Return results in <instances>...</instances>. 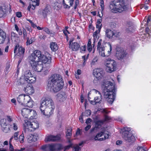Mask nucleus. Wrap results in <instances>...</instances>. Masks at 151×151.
I'll return each mask as SVG.
<instances>
[{
	"mask_svg": "<svg viewBox=\"0 0 151 151\" xmlns=\"http://www.w3.org/2000/svg\"><path fill=\"white\" fill-rule=\"evenodd\" d=\"M5 12V9L2 7H0V18L3 16Z\"/></svg>",
	"mask_w": 151,
	"mask_h": 151,
	"instance_id": "obj_43",
	"label": "nucleus"
},
{
	"mask_svg": "<svg viewBox=\"0 0 151 151\" xmlns=\"http://www.w3.org/2000/svg\"><path fill=\"white\" fill-rule=\"evenodd\" d=\"M43 68H44V74L45 75H46L48 73V72H49L48 69H45V68L44 67V66Z\"/></svg>",
	"mask_w": 151,
	"mask_h": 151,
	"instance_id": "obj_63",
	"label": "nucleus"
},
{
	"mask_svg": "<svg viewBox=\"0 0 151 151\" xmlns=\"http://www.w3.org/2000/svg\"><path fill=\"white\" fill-rule=\"evenodd\" d=\"M102 40L100 39L98 42L97 45V50L99 52V54L101 56L103 57H107L109 56L111 53V51L112 50V47L110 42H108L107 44L109 47V50L107 51L108 53L105 54V47L101 44Z\"/></svg>",
	"mask_w": 151,
	"mask_h": 151,
	"instance_id": "obj_9",
	"label": "nucleus"
},
{
	"mask_svg": "<svg viewBox=\"0 0 151 151\" xmlns=\"http://www.w3.org/2000/svg\"><path fill=\"white\" fill-rule=\"evenodd\" d=\"M151 24V16H149L147 18V24L149 26Z\"/></svg>",
	"mask_w": 151,
	"mask_h": 151,
	"instance_id": "obj_52",
	"label": "nucleus"
},
{
	"mask_svg": "<svg viewBox=\"0 0 151 151\" xmlns=\"http://www.w3.org/2000/svg\"><path fill=\"white\" fill-rule=\"evenodd\" d=\"M87 50L89 52H90L92 50V45H91V39H89L88 40L87 45Z\"/></svg>",
	"mask_w": 151,
	"mask_h": 151,
	"instance_id": "obj_39",
	"label": "nucleus"
},
{
	"mask_svg": "<svg viewBox=\"0 0 151 151\" xmlns=\"http://www.w3.org/2000/svg\"><path fill=\"white\" fill-rule=\"evenodd\" d=\"M106 35L109 38H111L113 36L116 37H118L116 34L113 32L112 31L109 29H107L106 31Z\"/></svg>",
	"mask_w": 151,
	"mask_h": 151,
	"instance_id": "obj_24",
	"label": "nucleus"
},
{
	"mask_svg": "<svg viewBox=\"0 0 151 151\" xmlns=\"http://www.w3.org/2000/svg\"><path fill=\"white\" fill-rule=\"evenodd\" d=\"M103 71L100 68L95 69L93 70V74L98 80L101 79L103 76Z\"/></svg>",
	"mask_w": 151,
	"mask_h": 151,
	"instance_id": "obj_16",
	"label": "nucleus"
},
{
	"mask_svg": "<svg viewBox=\"0 0 151 151\" xmlns=\"http://www.w3.org/2000/svg\"><path fill=\"white\" fill-rule=\"evenodd\" d=\"M34 42L33 39L31 38L30 39L29 38H27V41L26 42L27 45H29Z\"/></svg>",
	"mask_w": 151,
	"mask_h": 151,
	"instance_id": "obj_45",
	"label": "nucleus"
},
{
	"mask_svg": "<svg viewBox=\"0 0 151 151\" xmlns=\"http://www.w3.org/2000/svg\"><path fill=\"white\" fill-rule=\"evenodd\" d=\"M0 37H1V39H0V41H3V39H5L6 37V33L1 29H0Z\"/></svg>",
	"mask_w": 151,
	"mask_h": 151,
	"instance_id": "obj_32",
	"label": "nucleus"
},
{
	"mask_svg": "<svg viewBox=\"0 0 151 151\" xmlns=\"http://www.w3.org/2000/svg\"><path fill=\"white\" fill-rule=\"evenodd\" d=\"M55 108L52 100L47 98L44 100H42L40 109L42 114L50 116L53 113Z\"/></svg>",
	"mask_w": 151,
	"mask_h": 151,
	"instance_id": "obj_3",
	"label": "nucleus"
},
{
	"mask_svg": "<svg viewBox=\"0 0 151 151\" xmlns=\"http://www.w3.org/2000/svg\"><path fill=\"white\" fill-rule=\"evenodd\" d=\"M60 139V137L59 135H50L46 136L45 137V141L46 142H55L59 140Z\"/></svg>",
	"mask_w": 151,
	"mask_h": 151,
	"instance_id": "obj_18",
	"label": "nucleus"
},
{
	"mask_svg": "<svg viewBox=\"0 0 151 151\" xmlns=\"http://www.w3.org/2000/svg\"><path fill=\"white\" fill-rule=\"evenodd\" d=\"M17 123V122L14 121V122H12L10 124L11 128L15 131L17 130L18 129Z\"/></svg>",
	"mask_w": 151,
	"mask_h": 151,
	"instance_id": "obj_35",
	"label": "nucleus"
},
{
	"mask_svg": "<svg viewBox=\"0 0 151 151\" xmlns=\"http://www.w3.org/2000/svg\"><path fill=\"white\" fill-rule=\"evenodd\" d=\"M73 40H70L69 41L70 47L73 51H76L78 50L80 47L79 44L76 42L71 43Z\"/></svg>",
	"mask_w": 151,
	"mask_h": 151,
	"instance_id": "obj_20",
	"label": "nucleus"
},
{
	"mask_svg": "<svg viewBox=\"0 0 151 151\" xmlns=\"http://www.w3.org/2000/svg\"><path fill=\"white\" fill-rule=\"evenodd\" d=\"M25 149L24 148H21L20 150L18 149H14L11 143H9V151H23Z\"/></svg>",
	"mask_w": 151,
	"mask_h": 151,
	"instance_id": "obj_34",
	"label": "nucleus"
},
{
	"mask_svg": "<svg viewBox=\"0 0 151 151\" xmlns=\"http://www.w3.org/2000/svg\"><path fill=\"white\" fill-rule=\"evenodd\" d=\"M50 47L53 51H56L58 49V46L57 44L55 42H52L50 45Z\"/></svg>",
	"mask_w": 151,
	"mask_h": 151,
	"instance_id": "obj_30",
	"label": "nucleus"
},
{
	"mask_svg": "<svg viewBox=\"0 0 151 151\" xmlns=\"http://www.w3.org/2000/svg\"><path fill=\"white\" fill-rule=\"evenodd\" d=\"M104 65L106 67V69L108 72L111 73L116 70V63L114 60L109 58L106 59L104 61Z\"/></svg>",
	"mask_w": 151,
	"mask_h": 151,
	"instance_id": "obj_11",
	"label": "nucleus"
},
{
	"mask_svg": "<svg viewBox=\"0 0 151 151\" xmlns=\"http://www.w3.org/2000/svg\"><path fill=\"white\" fill-rule=\"evenodd\" d=\"M100 5L101 8V13L102 14L104 9V5L103 0H100Z\"/></svg>",
	"mask_w": 151,
	"mask_h": 151,
	"instance_id": "obj_44",
	"label": "nucleus"
},
{
	"mask_svg": "<svg viewBox=\"0 0 151 151\" xmlns=\"http://www.w3.org/2000/svg\"><path fill=\"white\" fill-rule=\"evenodd\" d=\"M102 123V122L101 121H96V122L95 127L91 130V131H93L96 129L100 128Z\"/></svg>",
	"mask_w": 151,
	"mask_h": 151,
	"instance_id": "obj_36",
	"label": "nucleus"
},
{
	"mask_svg": "<svg viewBox=\"0 0 151 151\" xmlns=\"http://www.w3.org/2000/svg\"><path fill=\"white\" fill-rule=\"evenodd\" d=\"M98 60V57H95L93 59L91 63V65H94L96 63L97 61Z\"/></svg>",
	"mask_w": 151,
	"mask_h": 151,
	"instance_id": "obj_54",
	"label": "nucleus"
},
{
	"mask_svg": "<svg viewBox=\"0 0 151 151\" xmlns=\"http://www.w3.org/2000/svg\"><path fill=\"white\" fill-rule=\"evenodd\" d=\"M30 99V97L29 96L22 94L19 95L17 98V100L21 104H24L25 102Z\"/></svg>",
	"mask_w": 151,
	"mask_h": 151,
	"instance_id": "obj_15",
	"label": "nucleus"
},
{
	"mask_svg": "<svg viewBox=\"0 0 151 151\" xmlns=\"http://www.w3.org/2000/svg\"><path fill=\"white\" fill-rule=\"evenodd\" d=\"M109 136V132L105 129H103L96 135L94 137V139L95 140L102 141L108 138Z\"/></svg>",
	"mask_w": 151,
	"mask_h": 151,
	"instance_id": "obj_12",
	"label": "nucleus"
},
{
	"mask_svg": "<svg viewBox=\"0 0 151 151\" xmlns=\"http://www.w3.org/2000/svg\"><path fill=\"white\" fill-rule=\"evenodd\" d=\"M33 101L32 100L31 98L30 97V99L28 101H27L24 104V105H26L29 107H32L33 106Z\"/></svg>",
	"mask_w": 151,
	"mask_h": 151,
	"instance_id": "obj_37",
	"label": "nucleus"
},
{
	"mask_svg": "<svg viewBox=\"0 0 151 151\" xmlns=\"http://www.w3.org/2000/svg\"><path fill=\"white\" fill-rule=\"evenodd\" d=\"M56 151L60 150L63 148L62 145L60 144H55Z\"/></svg>",
	"mask_w": 151,
	"mask_h": 151,
	"instance_id": "obj_47",
	"label": "nucleus"
},
{
	"mask_svg": "<svg viewBox=\"0 0 151 151\" xmlns=\"http://www.w3.org/2000/svg\"><path fill=\"white\" fill-rule=\"evenodd\" d=\"M31 83H27V84H24L26 87H24L23 89V90L25 93L29 95H32L35 92L34 88ZM23 85H24V84Z\"/></svg>",
	"mask_w": 151,
	"mask_h": 151,
	"instance_id": "obj_13",
	"label": "nucleus"
},
{
	"mask_svg": "<svg viewBox=\"0 0 151 151\" xmlns=\"http://www.w3.org/2000/svg\"><path fill=\"white\" fill-rule=\"evenodd\" d=\"M96 28L98 29V30H96V31H97V32H100L101 29L102 27V24H96Z\"/></svg>",
	"mask_w": 151,
	"mask_h": 151,
	"instance_id": "obj_50",
	"label": "nucleus"
},
{
	"mask_svg": "<svg viewBox=\"0 0 151 151\" xmlns=\"http://www.w3.org/2000/svg\"><path fill=\"white\" fill-rule=\"evenodd\" d=\"M130 131L129 128L123 127L121 129L122 137L127 142H132L135 140V137Z\"/></svg>",
	"mask_w": 151,
	"mask_h": 151,
	"instance_id": "obj_8",
	"label": "nucleus"
},
{
	"mask_svg": "<svg viewBox=\"0 0 151 151\" xmlns=\"http://www.w3.org/2000/svg\"><path fill=\"white\" fill-rule=\"evenodd\" d=\"M51 8L50 6H47L44 9L42 12V15L45 17L47 15L50 13Z\"/></svg>",
	"mask_w": 151,
	"mask_h": 151,
	"instance_id": "obj_27",
	"label": "nucleus"
},
{
	"mask_svg": "<svg viewBox=\"0 0 151 151\" xmlns=\"http://www.w3.org/2000/svg\"><path fill=\"white\" fill-rule=\"evenodd\" d=\"M41 149L43 151H56L55 144L43 145L41 147Z\"/></svg>",
	"mask_w": 151,
	"mask_h": 151,
	"instance_id": "obj_17",
	"label": "nucleus"
},
{
	"mask_svg": "<svg viewBox=\"0 0 151 151\" xmlns=\"http://www.w3.org/2000/svg\"><path fill=\"white\" fill-rule=\"evenodd\" d=\"M34 6L33 5V4L32 3V5H30L27 8L28 10L30 11V9L31 8L32 10H34L36 6Z\"/></svg>",
	"mask_w": 151,
	"mask_h": 151,
	"instance_id": "obj_53",
	"label": "nucleus"
},
{
	"mask_svg": "<svg viewBox=\"0 0 151 151\" xmlns=\"http://www.w3.org/2000/svg\"><path fill=\"white\" fill-rule=\"evenodd\" d=\"M30 109L24 108L21 110V113L22 116L25 118H28Z\"/></svg>",
	"mask_w": 151,
	"mask_h": 151,
	"instance_id": "obj_26",
	"label": "nucleus"
},
{
	"mask_svg": "<svg viewBox=\"0 0 151 151\" xmlns=\"http://www.w3.org/2000/svg\"><path fill=\"white\" fill-rule=\"evenodd\" d=\"M24 132H23L22 134L20 135L19 137V139L21 143H23L24 142Z\"/></svg>",
	"mask_w": 151,
	"mask_h": 151,
	"instance_id": "obj_42",
	"label": "nucleus"
},
{
	"mask_svg": "<svg viewBox=\"0 0 151 151\" xmlns=\"http://www.w3.org/2000/svg\"><path fill=\"white\" fill-rule=\"evenodd\" d=\"M24 132L26 134H28V132L34 131L39 127V124L37 121L33 120H25L24 124Z\"/></svg>",
	"mask_w": 151,
	"mask_h": 151,
	"instance_id": "obj_6",
	"label": "nucleus"
},
{
	"mask_svg": "<svg viewBox=\"0 0 151 151\" xmlns=\"http://www.w3.org/2000/svg\"><path fill=\"white\" fill-rule=\"evenodd\" d=\"M82 58L83 59V66H84L86 64V61L87 59H86V56H82Z\"/></svg>",
	"mask_w": 151,
	"mask_h": 151,
	"instance_id": "obj_60",
	"label": "nucleus"
},
{
	"mask_svg": "<svg viewBox=\"0 0 151 151\" xmlns=\"http://www.w3.org/2000/svg\"><path fill=\"white\" fill-rule=\"evenodd\" d=\"M17 35L14 32H12L11 33V38L12 40H15L17 37Z\"/></svg>",
	"mask_w": 151,
	"mask_h": 151,
	"instance_id": "obj_46",
	"label": "nucleus"
},
{
	"mask_svg": "<svg viewBox=\"0 0 151 151\" xmlns=\"http://www.w3.org/2000/svg\"><path fill=\"white\" fill-rule=\"evenodd\" d=\"M86 46L85 45L83 46L80 47V51L81 52H83L86 51Z\"/></svg>",
	"mask_w": 151,
	"mask_h": 151,
	"instance_id": "obj_57",
	"label": "nucleus"
},
{
	"mask_svg": "<svg viewBox=\"0 0 151 151\" xmlns=\"http://www.w3.org/2000/svg\"><path fill=\"white\" fill-rule=\"evenodd\" d=\"M24 78H21L19 82L22 84L34 83L36 81L35 77H34L29 70L26 71L24 74Z\"/></svg>",
	"mask_w": 151,
	"mask_h": 151,
	"instance_id": "obj_10",
	"label": "nucleus"
},
{
	"mask_svg": "<svg viewBox=\"0 0 151 151\" xmlns=\"http://www.w3.org/2000/svg\"><path fill=\"white\" fill-rule=\"evenodd\" d=\"M91 122L92 119L91 118H88L86 119V123L87 124H90Z\"/></svg>",
	"mask_w": 151,
	"mask_h": 151,
	"instance_id": "obj_61",
	"label": "nucleus"
},
{
	"mask_svg": "<svg viewBox=\"0 0 151 151\" xmlns=\"http://www.w3.org/2000/svg\"><path fill=\"white\" fill-rule=\"evenodd\" d=\"M30 112H29V118L30 120L36 119L37 117V114L36 112L34 110L30 109Z\"/></svg>",
	"mask_w": 151,
	"mask_h": 151,
	"instance_id": "obj_28",
	"label": "nucleus"
},
{
	"mask_svg": "<svg viewBox=\"0 0 151 151\" xmlns=\"http://www.w3.org/2000/svg\"><path fill=\"white\" fill-rule=\"evenodd\" d=\"M32 54L39 61H41L44 65H47V68L49 69V65L51 63V56L48 52L45 53L44 55L42 54L40 51L36 50L34 51Z\"/></svg>",
	"mask_w": 151,
	"mask_h": 151,
	"instance_id": "obj_4",
	"label": "nucleus"
},
{
	"mask_svg": "<svg viewBox=\"0 0 151 151\" xmlns=\"http://www.w3.org/2000/svg\"><path fill=\"white\" fill-rule=\"evenodd\" d=\"M131 24L130 26H129V24H128L127 26L126 32L128 33H130V32H132L134 30L132 24V23H131Z\"/></svg>",
	"mask_w": 151,
	"mask_h": 151,
	"instance_id": "obj_33",
	"label": "nucleus"
},
{
	"mask_svg": "<svg viewBox=\"0 0 151 151\" xmlns=\"http://www.w3.org/2000/svg\"><path fill=\"white\" fill-rule=\"evenodd\" d=\"M64 86V81L60 75L54 74L48 78L47 85V89L51 92H57L60 91Z\"/></svg>",
	"mask_w": 151,
	"mask_h": 151,
	"instance_id": "obj_1",
	"label": "nucleus"
},
{
	"mask_svg": "<svg viewBox=\"0 0 151 151\" xmlns=\"http://www.w3.org/2000/svg\"><path fill=\"white\" fill-rule=\"evenodd\" d=\"M74 0H63V5L65 8H69L72 6Z\"/></svg>",
	"mask_w": 151,
	"mask_h": 151,
	"instance_id": "obj_25",
	"label": "nucleus"
},
{
	"mask_svg": "<svg viewBox=\"0 0 151 151\" xmlns=\"http://www.w3.org/2000/svg\"><path fill=\"white\" fill-rule=\"evenodd\" d=\"M22 32L23 34L24 38H26L27 36V33L26 32V30L24 29H23Z\"/></svg>",
	"mask_w": 151,
	"mask_h": 151,
	"instance_id": "obj_56",
	"label": "nucleus"
},
{
	"mask_svg": "<svg viewBox=\"0 0 151 151\" xmlns=\"http://www.w3.org/2000/svg\"><path fill=\"white\" fill-rule=\"evenodd\" d=\"M72 129L70 127L67 129V130L66 132V136L68 139H70V136L72 135Z\"/></svg>",
	"mask_w": 151,
	"mask_h": 151,
	"instance_id": "obj_38",
	"label": "nucleus"
},
{
	"mask_svg": "<svg viewBox=\"0 0 151 151\" xmlns=\"http://www.w3.org/2000/svg\"><path fill=\"white\" fill-rule=\"evenodd\" d=\"M104 96L107 99V101L112 104L115 98V90L114 85L113 82L108 81H104L102 85Z\"/></svg>",
	"mask_w": 151,
	"mask_h": 151,
	"instance_id": "obj_2",
	"label": "nucleus"
},
{
	"mask_svg": "<svg viewBox=\"0 0 151 151\" xmlns=\"http://www.w3.org/2000/svg\"><path fill=\"white\" fill-rule=\"evenodd\" d=\"M29 59L33 70L38 72L41 71L44 65L41 62L39 61L32 54L29 57Z\"/></svg>",
	"mask_w": 151,
	"mask_h": 151,
	"instance_id": "obj_7",
	"label": "nucleus"
},
{
	"mask_svg": "<svg viewBox=\"0 0 151 151\" xmlns=\"http://www.w3.org/2000/svg\"><path fill=\"white\" fill-rule=\"evenodd\" d=\"M82 115L85 116H88L91 114V111L90 110H88L85 111L84 113H83Z\"/></svg>",
	"mask_w": 151,
	"mask_h": 151,
	"instance_id": "obj_41",
	"label": "nucleus"
},
{
	"mask_svg": "<svg viewBox=\"0 0 151 151\" xmlns=\"http://www.w3.org/2000/svg\"><path fill=\"white\" fill-rule=\"evenodd\" d=\"M16 15L17 17L20 18L22 16V13L21 12H18L16 13Z\"/></svg>",
	"mask_w": 151,
	"mask_h": 151,
	"instance_id": "obj_62",
	"label": "nucleus"
},
{
	"mask_svg": "<svg viewBox=\"0 0 151 151\" xmlns=\"http://www.w3.org/2000/svg\"><path fill=\"white\" fill-rule=\"evenodd\" d=\"M100 32H97V31H95V32H94L93 34V40H94V42L93 43V48L95 46V42L97 40L98 38L99 37L98 36H97V35Z\"/></svg>",
	"mask_w": 151,
	"mask_h": 151,
	"instance_id": "obj_31",
	"label": "nucleus"
},
{
	"mask_svg": "<svg viewBox=\"0 0 151 151\" xmlns=\"http://www.w3.org/2000/svg\"><path fill=\"white\" fill-rule=\"evenodd\" d=\"M95 92H97L99 95V96H96L95 97L93 101H91V103L92 104H95L98 103H100L102 99L101 96L100 92L96 90H95Z\"/></svg>",
	"mask_w": 151,
	"mask_h": 151,
	"instance_id": "obj_23",
	"label": "nucleus"
},
{
	"mask_svg": "<svg viewBox=\"0 0 151 151\" xmlns=\"http://www.w3.org/2000/svg\"><path fill=\"white\" fill-rule=\"evenodd\" d=\"M29 132H28V134H25V135H27L29 134V135L27 136V141L29 143H31L33 142H35L36 141V138H35V136L32 134H29Z\"/></svg>",
	"mask_w": 151,
	"mask_h": 151,
	"instance_id": "obj_29",
	"label": "nucleus"
},
{
	"mask_svg": "<svg viewBox=\"0 0 151 151\" xmlns=\"http://www.w3.org/2000/svg\"><path fill=\"white\" fill-rule=\"evenodd\" d=\"M25 49L22 46H19L18 44L15 46L14 48V53H19L20 55H23Z\"/></svg>",
	"mask_w": 151,
	"mask_h": 151,
	"instance_id": "obj_21",
	"label": "nucleus"
},
{
	"mask_svg": "<svg viewBox=\"0 0 151 151\" xmlns=\"http://www.w3.org/2000/svg\"><path fill=\"white\" fill-rule=\"evenodd\" d=\"M43 30L48 34H50V31L49 29L47 27L43 28Z\"/></svg>",
	"mask_w": 151,
	"mask_h": 151,
	"instance_id": "obj_59",
	"label": "nucleus"
},
{
	"mask_svg": "<svg viewBox=\"0 0 151 151\" xmlns=\"http://www.w3.org/2000/svg\"><path fill=\"white\" fill-rule=\"evenodd\" d=\"M127 55L126 52L122 49L118 48L116 52V56L119 60L122 59L126 56Z\"/></svg>",
	"mask_w": 151,
	"mask_h": 151,
	"instance_id": "obj_19",
	"label": "nucleus"
},
{
	"mask_svg": "<svg viewBox=\"0 0 151 151\" xmlns=\"http://www.w3.org/2000/svg\"><path fill=\"white\" fill-rule=\"evenodd\" d=\"M127 0H114L110 4L109 7L112 12H121L127 9Z\"/></svg>",
	"mask_w": 151,
	"mask_h": 151,
	"instance_id": "obj_5",
	"label": "nucleus"
},
{
	"mask_svg": "<svg viewBox=\"0 0 151 151\" xmlns=\"http://www.w3.org/2000/svg\"><path fill=\"white\" fill-rule=\"evenodd\" d=\"M14 28L15 30L18 32V34L19 35H22V32L21 29H19L17 25L16 24H14Z\"/></svg>",
	"mask_w": 151,
	"mask_h": 151,
	"instance_id": "obj_40",
	"label": "nucleus"
},
{
	"mask_svg": "<svg viewBox=\"0 0 151 151\" xmlns=\"http://www.w3.org/2000/svg\"><path fill=\"white\" fill-rule=\"evenodd\" d=\"M80 148L78 145H76L73 147V151H79Z\"/></svg>",
	"mask_w": 151,
	"mask_h": 151,
	"instance_id": "obj_51",
	"label": "nucleus"
},
{
	"mask_svg": "<svg viewBox=\"0 0 151 151\" xmlns=\"http://www.w3.org/2000/svg\"><path fill=\"white\" fill-rule=\"evenodd\" d=\"M0 124L1 127L2 129L5 133L9 132L10 129L7 122L6 119H1L0 121Z\"/></svg>",
	"mask_w": 151,
	"mask_h": 151,
	"instance_id": "obj_14",
	"label": "nucleus"
},
{
	"mask_svg": "<svg viewBox=\"0 0 151 151\" xmlns=\"http://www.w3.org/2000/svg\"><path fill=\"white\" fill-rule=\"evenodd\" d=\"M19 134V132H15L14 133L13 137H14L15 140H17L18 139V136Z\"/></svg>",
	"mask_w": 151,
	"mask_h": 151,
	"instance_id": "obj_55",
	"label": "nucleus"
},
{
	"mask_svg": "<svg viewBox=\"0 0 151 151\" xmlns=\"http://www.w3.org/2000/svg\"><path fill=\"white\" fill-rule=\"evenodd\" d=\"M57 100L62 102L64 101L67 98L65 93L64 92H61L57 95Z\"/></svg>",
	"mask_w": 151,
	"mask_h": 151,
	"instance_id": "obj_22",
	"label": "nucleus"
},
{
	"mask_svg": "<svg viewBox=\"0 0 151 151\" xmlns=\"http://www.w3.org/2000/svg\"><path fill=\"white\" fill-rule=\"evenodd\" d=\"M136 151H146L144 148L141 147H139L137 149Z\"/></svg>",
	"mask_w": 151,
	"mask_h": 151,
	"instance_id": "obj_58",
	"label": "nucleus"
},
{
	"mask_svg": "<svg viewBox=\"0 0 151 151\" xmlns=\"http://www.w3.org/2000/svg\"><path fill=\"white\" fill-rule=\"evenodd\" d=\"M6 121H7L10 123V124L12 122H14V121L13 120V119L12 117L10 116H8L6 117Z\"/></svg>",
	"mask_w": 151,
	"mask_h": 151,
	"instance_id": "obj_49",
	"label": "nucleus"
},
{
	"mask_svg": "<svg viewBox=\"0 0 151 151\" xmlns=\"http://www.w3.org/2000/svg\"><path fill=\"white\" fill-rule=\"evenodd\" d=\"M34 6H38L39 4L40 0H31Z\"/></svg>",
	"mask_w": 151,
	"mask_h": 151,
	"instance_id": "obj_48",
	"label": "nucleus"
},
{
	"mask_svg": "<svg viewBox=\"0 0 151 151\" xmlns=\"http://www.w3.org/2000/svg\"><path fill=\"white\" fill-rule=\"evenodd\" d=\"M91 125H88L85 127V130L86 131H87L91 128Z\"/></svg>",
	"mask_w": 151,
	"mask_h": 151,
	"instance_id": "obj_64",
	"label": "nucleus"
}]
</instances>
